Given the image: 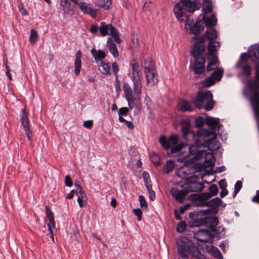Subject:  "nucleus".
<instances>
[{
    "mask_svg": "<svg viewBox=\"0 0 259 259\" xmlns=\"http://www.w3.org/2000/svg\"><path fill=\"white\" fill-rule=\"evenodd\" d=\"M130 65L132 69L131 78L133 82V91L129 84L126 82L124 83L123 89L129 108L132 109L135 107L134 114L136 115L140 111L141 102L140 95L142 92V73L136 61H133L131 63Z\"/></svg>",
    "mask_w": 259,
    "mask_h": 259,
    "instance_id": "1",
    "label": "nucleus"
},
{
    "mask_svg": "<svg viewBox=\"0 0 259 259\" xmlns=\"http://www.w3.org/2000/svg\"><path fill=\"white\" fill-rule=\"evenodd\" d=\"M177 245L178 253L183 259H188V253L192 256L197 257L200 254L198 247L186 237L178 238Z\"/></svg>",
    "mask_w": 259,
    "mask_h": 259,
    "instance_id": "2",
    "label": "nucleus"
},
{
    "mask_svg": "<svg viewBox=\"0 0 259 259\" xmlns=\"http://www.w3.org/2000/svg\"><path fill=\"white\" fill-rule=\"evenodd\" d=\"M212 98L213 96L210 91H199L194 103L197 108L210 111L213 108L215 104V102Z\"/></svg>",
    "mask_w": 259,
    "mask_h": 259,
    "instance_id": "3",
    "label": "nucleus"
},
{
    "mask_svg": "<svg viewBox=\"0 0 259 259\" xmlns=\"http://www.w3.org/2000/svg\"><path fill=\"white\" fill-rule=\"evenodd\" d=\"M90 30L93 34L97 33L99 30L101 36H104L109 34L114 38L115 41L117 44H119L121 42L117 29L112 24H106L105 22H102L100 23L99 27L97 25H92L91 26Z\"/></svg>",
    "mask_w": 259,
    "mask_h": 259,
    "instance_id": "4",
    "label": "nucleus"
},
{
    "mask_svg": "<svg viewBox=\"0 0 259 259\" xmlns=\"http://www.w3.org/2000/svg\"><path fill=\"white\" fill-rule=\"evenodd\" d=\"M189 155L183 154L178 156L177 161L184 163L185 165H189L193 163L195 160H199L203 157L204 151L199 150L198 147L192 145L189 147Z\"/></svg>",
    "mask_w": 259,
    "mask_h": 259,
    "instance_id": "5",
    "label": "nucleus"
},
{
    "mask_svg": "<svg viewBox=\"0 0 259 259\" xmlns=\"http://www.w3.org/2000/svg\"><path fill=\"white\" fill-rule=\"evenodd\" d=\"M144 72L148 85L153 86L158 82L156 71L150 58L144 62Z\"/></svg>",
    "mask_w": 259,
    "mask_h": 259,
    "instance_id": "6",
    "label": "nucleus"
},
{
    "mask_svg": "<svg viewBox=\"0 0 259 259\" xmlns=\"http://www.w3.org/2000/svg\"><path fill=\"white\" fill-rule=\"evenodd\" d=\"M201 132V136H203L205 146L207 147L208 150L211 151L218 150L220 147V144L216 140L217 137L216 133L207 130H203Z\"/></svg>",
    "mask_w": 259,
    "mask_h": 259,
    "instance_id": "7",
    "label": "nucleus"
},
{
    "mask_svg": "<svg viewBox=\"0 0 259 259\" xmlns=\"http://www.w3.org/2000/svg\"><path fill=\"white\" fill-rule=\"evenodd\" d=\"M159 141L165 149L170 148L171 146L177 145L171 148V152L172 153H177L182 149L181 145H177L178 144V137L176 135H171L168 139H167L165 137L161 136L159 138Z\"/></svg>",
    "mask_w": 259,
    "mask_h": 259,
    "instance_id": "8",
    "label": "nucleus"
},
{
    "mask_svg": "<svg viewBox=\"0 0 259 259\" xmlns=\"http://www.w3.org/2000/svg\"><path fill=\"white\" fill-rule=\"evenodd\" d=\"M193 38L197 39V41L194 45L191 54L195 60L201 59L202 57H204L202 55L205 50V46L203 42L205 39V36L204 35H201L198 37H194Z\"/></svg>",
    "mask_w": 259,
    "mask_h": 259,
    "instance_id": "9",
    "label": "nucleus"
},
{
    "mask_svg": "<svg viewBox=\"0 0 259 259\" xmlns=\"http://www.w3.org/2000/svg\"><path fill=\"white\" fill-rule=\"evenodd\" d=\"M174 12L178 20L180 22H185V28L188 29L192 24L191 15L187 16L183 12L182 7L180 4H176L174 8Z\"/></svg>",
    "mask_w": 259,
    "mask_h": 259,
    "instance_id": "10",
    "label": "nucleus"
},
{
    "mask_svg": "<svg viewBox=\"0 0 259 259\" xmlns=\"http://www.w3.org/2000/svg\"><path fill=\"white\" fill-rule=\"evenodd\" d=\"M186 185L185 188L189 192L200 191L204 188V184L198 181V179L195 177H192L186 179L185 181Z\"/></svg>",
    "mask_w": 259,
    "mask_h": 259,
    "instance_id": "11",
    "label": "nucleus"
},
{
    "mask_svg": "<svg viewBox=\"0 0 259 259\" xmlns=\"http://www.w3.org/2000/svg\"><path fill=\"white\" fill-rule=\"evenodd\" d=\"M224 70L222 68H218L213 72L211 75L205 78L202 82V86L209 88L213 85L216 81H220L223 76Z\"/></svg>",
    "mask_w": 259,
    "mask_h": 259,
    "instance_id": "12",
    "label": "nucleus"
},
{
    "mask_svg": "<svg viewBox=\"0 0 259 259\" xmlns=\"http://www.w3.org/2000/svg\"><path fill=\"white\" fill-rule=\"evenodd\" d=\"M207 222L210 225L209 226V231L215 234H219L218 236L220 237L224 235V229L222 227H218L216 228L218 225L219 221L216 217H213L208 219Z\"/></svg>",
    "mask_w": 259,
    "mask_h": 259,
    "instance_id": "13",
    "label": "nucleus"
},
{
    "mask_svg": "<svg viewBox=\"0 0 259 259\" xmlns=\"http://www.w3.org/2000/svg\"><path fill=\"white\" fill-rule=\"evenodd\" d=\"M171 194L175 200L180 203H183L184 199L188 194V190L185 188L179 189L176 187H173L170 190Z\"/></svg>",
    "mask_w": 259,
    "mask_h": 259,
    "instance_id": "14",
    "label": "nucleus"
},
{
    "mask_svg": "<svg viewBox=\"0 0 259 259\" xmlns=\"http://www.w3.org/2000/svg\"><path fill=\"white\" fill-rule=\"evenodd\" d=\"M21 126L23 127V130L25 131V133L28 138V139L30 140L31 136L32 135V133L29 128V120L28 118V116L26 112V109H23L21 110Z\"/></svg>",
    "mask_w": 259,
    "mask_h": 259,
    "instance_id": "15",
    "label": "nucleus"
},
{
    "mask_svg": "<svg viewBox=\"0 0 259 259\" xmlns=\"http://www.w3.org/2000/svg\"><path fill=\"white\" fill-rule=\"evenodd\" d=\"M194 238L200 242H208L212 240V236L209 231L201 230L195 232L193 235Z\"/></svg>",
    "mask_w": 259,
    "mask_h": 259,
    "instance_id": "16",
    "label": "nucleus"
},
{
    "mask_svg": "<svg viewBox=\"0 0 259 259\" xmlns=\"http://www.w3.org/2000/svg\"><path fill=\"white\" fill-rule=\"evenodd\" d=\"M79 7L81 11L85 14L89 15L93 18L97 16V11L91 5L87 3L80 2L78 4Z\"/></svg>",
    "mask_w": 259,
    "mask_h": 259,
    "instance_id": "17",
    "label": "nucleus"
},
{
    "mask_svg": "<svg viewBox=\"0 0 259 259\" xmlns=\"http://www.w3.org/2000/svg\"><path fill=\"white\" fill-rule=\"evenodd\" d=\"M46 214L49 219V223L48 224L49 234L50 235V237L54 239L53 232L52 230L53 228L55 227V224L54 218V214L52 211L51 210L49 206L47 205L45 207Z\"/></svg>",
    "mask_w": 259,
    "mask_h": 259,
    "instance_id": "18",
    "label": "nucleus"
},
{
    "mask_svg": "<svg viewBox=\"0 0 259 259\" xmlns=\"http://www.w3.org/2000/svg\"><path fill=\"white\" fill-rule=\"evenodd\" d=\"M180 2L183 6L185 7L186 9L190 12H193L195 10L199 9L200 7V4L197 1L180 0Z\"/></svg>",
    "mask_w": 259,
    "mask_h": 259,
    "instance_id": "19",
    "label": "nucleus"
},
{
    "mask_svg": "<svg viewBox=\"0 0 259 259\" xmlns=\"http://www.w3.org/2000/svg\"><path fill=\"white\" fill-rule=\"evenodd\" d=\"M107 47L113 57L115 58H117L119 56V53L113 39L110 37L107 38Z\"/></svg>",
    "mask_w": 259,
    "mask_h": 259,
    "instance_id": "20",
    "label": "nucleus"
},
{
    "mask_svg": "<svg viewBox=\"0 0 259 259\" xmlns=\"http://www.w3.org/2000/svg\"><path fill=\"white\" fill-rule=\"evenodd\" d=\"M200 61L199 60H195V62L194 65L193 66V71L196 74H201L204 71V63H205V58L204 57H202L201 59H200Z\"/></svg>",
    "mask_w": 259,
    "mask_h": 259,
    "instance_id": "21",
    "label": "nucleus"
},
{
    "mask_svg": "<svg viewBox=\"0 0 259 259\" xmlns=\"http://www.w3.org/2000/svg\"><path fill=\"white\" fill-rule=\"evenodd\" d=\"M203 156L204 157V166L205 167H212L214 165L215 158L210 152L205 153Z\"/></svg>",
    "mask_w": 259,
    "mask_h": 259,
    "instance_id": "22",
    "label": "nucleus"
},
{
    "mask_svg": "<svg viewBox=\"0 0 259 259\" xmlns=\"http://www.w3.org/2000/svg\"><path fill=\"white\" fill-rule=\"evenodd\" d=\"M81 53L80 51H78L75 55V59L74 62V73L76 75H78L80 71L81 67Z\"/></svg>",
    "mask_w": 259,
    "mask_h": 259,
    "instance_id": "23",
    "label": "nucleus"
},
{
    "mask_svg": "<svg viewBox=\"0 0 259 259\" xmlns=\"http://www.w3.org/2000/svg\"><path fill=\"white\" fill-rule=\"evenodd\" d=\"M203 20L207 28L213 27L217 24V19L215 15H211L210 17L204 16Z\"/></svg>",
    "mask_w": 259,
    "mask_h": 259,
    "instance_id": "24",
    "label": "nucleus"
},
{
    "mask_svg": "<svg viewBox=\"0 0 259 259\" xmlns=\"http://www.w3.org/2000/svg\"><path fill=\"white\" fill-rule=\"evenodd\" d=\"M182 128L181 131L185 139H187V136L191 135L190 130V122L187 120H182L181 121Z\"/></svg>",
    "mask_w": 259,
    "mask_h": 259,
    "instance_id": "25",
    "label": "nucleus"
},
{
    "mask_svg": "<svg viewBox=\"0 0 259 259\" xmlns=\"http://www.w3.org/2000/svg\"><path fill=\"white\" fill-rule=\"evenodd\" d=\"M220 119L218 118L208 117L205 119V122L212 130H215L219 127Z\"/></svg>",
    "mask_w": 259,
    "mask_h": 259,
    "instance_id": "26",
    "label": "nucleus"
},
{
    "mask_svg": "<svg viewBox=\"0 0 259 259\" xmlns=\"http://www.w3.org/2000/svg\"><path fill=\"white\" fill-rule=\"evenodd\" d=\"M91 52L96 62L104 59L106 56L105 52L101 50L97 51L95 48H93Z\"/></svg>",
    "mask_w": 259,
    "mask_h": 259,
    "instance_id": "27",
    "label": "nucleus"
},
{
    "mask_svg": "<svg viewBox=\"0 0 259 259\" xmlns=\"http://www.w3.org/2000/svg\"><path fill=\"white\" fill-rule=\"evenodd\" d=\"M203 28L204 27L200 21H197L194 24L189 27L190 32L195 35L199 33L203 30Z\"/></svg>",
    "mask_w": 259,
    "mask_h": 259,
    "instance_id": "28",
    "label": "nucleus"
},
{
    "mask_svg": "<svg viewBox=\"0 0 259 259\" xmlns=\"http://www.w3.org/2000/svg\"><path fill=\"white\" fill-rule=\"evenodd\" d=\"M211 197V194L209 193H202L199 194L197 197V199L200 202L201 206H206L205 203L208 202V200Z\"/></svg>",
    "mask_w": 259,
    "mask_h": 259,
    "instance_id": "29",
    "label": "nucleus"
},
{
    "mask_svg": "<svg viewBox=\"0 0 259 259\" xmlns=\"http://www.w3.org/2000/svg\"><path fill=\"white\" fill-rule=\"evenodd\" d=\"M218 62L219 60L217 56H213L210 58H208V63L206 68L207 71H211L217 67Z\"/></svg>",
    "mask_w": 259,
    "mask_h": 259,
    "instance_id": "30",
    "label": "nucleus"
},
{
    "mask_svg": "<svg viewBox=\"0 0 259 259\" xmlns=\"http://www.w3.org/2000/svg\"><path fill=\"white\" fill-rule=\"evenodd\" d=\"M237 68H242V72L241 74L242 75H245L249 76L251 74V67L249 65L245 64L243 65L241 61H239L236 64Z\"/></svg>",
    "mask_w": 259,
    "mask_h": 259,
    "instance_id": "31",
    "label": "nucleus"
},
{
    "mask_svg": "<svg viewBox=\"0 0 259 259\" xmlns=\"http://www.w3.org/2000/svg\"><path fill=\"white\" fill-rule=\"evenodd\" d=\"M111 66L109 63L101 61L99 65V70L101 72L105 75L110 74Z\"/></svg>",
    "mask_w": 259,
    "mask_h": 259,
    "instance_id": "32",
    "label": "nucleus"
},
{
    "mask_svg": "<svg viewBox=\"0 0 259 259\" xmlns=\"http://www.w3.org/2000/svg\"><path fill=\"white\" fill-rule=\"evenodd\" d=\"M205 34L207 38L210 41L215 39L218 37L217 31L213 27L207 28Z\"/></svg>",
    "mask_w": 259,
    "mask_h": 259,
    "instance_id": "33",
    "label": "nucleus"
},
{
    "mask_svg": "<svg viewBox=\"0 0 259 259\" xmlns=\"http://www.w3.org/2000/svg\"><path fill=\"white\" fill-rule=\"evenodd\" d=\"M219 46L220 42L210 41L207 47L208 55L211 57L215 56L214 53L217 51V47Z\"/></svg>",
    "mask_w": 259,
    "mask_h": 259,
    "instance_id": "34",
    "label": "nucleus"
},
{
    "mask_svg": "<svg viewBox=\"0 0 259 259\" xmlns=\"http://www.w3.org/2000/svg\"><path fill=\"white\" fill-rule=\"evenodd\" d=\"M179 110L182 111H191L192 108L190 104L185 100H181L179 102Z\"/></svg>",
    "mask_w": 259,
    "mask_h": 259,
    "instance_id": "35",
    "label": "nucleus"
},
{
    "mask_svg": "<svg viewBox=\"0 0 259 259\" xmlns=\"http://www.w3.org/2000/svg\"><path fill=\"white\" fill-rule=\"evenodd\" d=\"M250 57L252 61L256 62L259 61V46H255L252 52L249 53Z\"/></svg>",
    "mask_w": 259,
    "mask_h": 259,
    "instance_id": "36",
    "label": "nucleus"
},
{
    "mask_svg": "<svg viewBox=\"0 0 259 259\" xmlns=\"http://www.w3.org/2000/svg\"><path fill=\"white\" fill-rule=\"evenodd\" d=\"M175 164L172 160L167 161L163 167V171L165 174L171 172L175 168Z\"/></svg>",
    "mask_w": 259,
    "mask_h": 259,
    "instance_id": "37",
    "label": "nucleus"
},
{
    "mask_svg": "<svg viewBox=\"0 0 259 259\" xmlns=\"http://www.w3.org/2000/svg\"><path fill=\"white\" fill-rule=\"evenodd\" d=\"M222 201L218 197L214 198L205 203L206 206L212 207L213 208L219 207Z\"/></svg>",
    "mask_w": 259,
    "mask_h": 259,
    "instance_id": "38",
    "label": "nucleus"
},
{
    "mask_svg": "<svg viewBox=\"0 0 259 259\" xmlns=\"http://www.w3.org/2000/svg\"><path fill=\"white\" fill-rule=\"evenodd\" d=\"M209 251L211 253L212 255L218 259H223V257L221 252L218 248L214 246H211Z\"/></svg>",
    "mask_w": 259,
    "mask_h": 259,
    "instance_id": "39",
    "label": "nucleus"
},
{
    "mask_svg": "<svg viewBox=\"0 0 259 259\" xmlns=\"http://www.w3.org/2000/svg\"><path fill=\"white\" fill-rule=\"evenodd\" d=\"M97 5L105 10H108L111 4L110 0H97Z\"/></svg>",
    "mask_w": 259,
    "mask_h": 259,
    "instance_id": "40",
    "label": "nucleus"
},
{
    "mask_svg": "<svg viewBox=\"0 0 259 259\" xmlns=\"http://www.w3.org/2000/svg\"><path fill=\"white\" fill-rule=\"evenodd\" d=\"M175 174L179 178L185 179L187 178L188 172L187 170H185L183 168H180L176 171Z\"/></svg>",
    "mask_w": 259,
    "mask_h": 259,
    "instance_id": "41",
    "label": "nucleus"
},
{
    "mask_svg": "<svg viewBox=\"0 0 259 259\" xmlns=\"http://www.w3.org/2000/svg\"><path fill=\"white\" fill-rule=\"evenodd\" d=\"M62 7L63 10L65 14L68 15H73L74 12L71 7V4L68 3L67 5H61Z\"/></svg>",
    "mask_w": 259,
    "mask_h": 259,
    "instance_id": "42",
    "label": "nucleus"
},
{
    "mask_svg": "<svg viewBox=\"0 0 259 259\" xmlns=\"http://www.w3.org/2000/svg\"><path fill=\"white\" fill-rule=\"evenodd\" d=\"M38 38V35L35 30L34 29L31 30L30 35L29 36V41L30 44H34Z\"/></svg>",
    "mask_w": 259,
    "mask_h": 259,
    "instance_id": "43",
    "label": "nucleus"
},
{
    "mask_svg": "<svg viewBox=\"0 0 259 259\" xmlns=\"http://www.w3.org/2000/svg\"><path fill=\"white\" fill-rule=\"evenodd\" d=\"M142 176L146 187H147V186H152L151 184V181L150 180V177L147 171H145L143 172Z\"/></svg>",
    "mask_w": 259,
    "mask_h": 259,
    "instance_id": "44",
    "label": "nucleus"
},
{
    "mask_svg": "<svg viewBox=\"0 0 259 259\" xmlns=\"http://www.w3.org/2000/svg\"><path fill=\"white\" fill-rule=\"evenodd\" d=\"M151 160L152 163L156 165L160 164V158L156 153H153L151 155Z\"/></svg>",
    "mask_w": 259,
    "mask_h": 259,
    "instance_id": "45",
    "label": "nucleus"
},
{
    "mask_svg": "<svg viewBox=\"0 0 259 259\" xmlns=\"http://www.w3.org/2000/svg\"><path fill=\"white\" fill-rule=\"evenodd\" d=\"M209 194H211V196H215L217 195L219 190L216 185H212L209 187Z\"/></svg>",
    "mask_w": 259,
    "mask_h": 259,
    "instance_id": "46",
    "label": "nucleus"
},
{
    "mask_svg": "<svg viewBox=\"0 0 259 259\" xmlns=\"http://www.w3.org/2000/svg\"><path fill=\"white\" fill-rule=\"evenodd\" d=\"M186 224L184 221L179 222L177 226V231L178 232L182 233L186 229Z\"/></svg>",
    "mask_w": 259,
    "mask_h": 259,
    "instance_id": "47",
    "label": "nucleus"
},
{
    "mask_svg": "<svg viewBox=\"0 0 259 259\" xmlns=\"http://www.w3.org/2000/svg\"><path fill=\"white\" fill-rule=\"evenodd\" d=\"M78 189L79 190L76 191V195H77V198L84 199V200H87L86 194L84 191L82 190V188L80 186H78Z\"/></svg>",
    "mask_w": 259,
    "mask_h": 259,
    "instance_id": "48",
    "label": "nucleus"
},
{
    "mask_svg": "<svg viewBox=\"0 0 259 259\" xmlns=\"http://www.w3.org/2000/svg\"><path fill=\"white\" fill-rule=\"evenodd\" d=\"M205 123V120L203 117H198L195 120V125L197 127H202Z\"/></svg>",
    "mask_w": 259,
    "mask_h": 259,
    "instance_id": "49",
    "label": "nucleus"
},
{
    "mask_svg": "<svg viewBox=\"0 0 259 259\" xmlns=\"http://www.w3.org/2000/svg\"><path fill=\"white\" fill-rule=\"evenodd\" d=\"M147 189L149 193V198L151 200H153L155 197L154 191H153L152 186H147Z\"/></svg>",
    "mask_w": 259,
    "mask_h": 259,
    "instance_id": "50",
    "label": "nucleus"
},
{
    "mask_svg": "<svg viewBox=\"0 0 259 259\" xmlns=\"http://www.w3.org/2000/svg\"><path fill=\"white\" fill-rule=\"evenodd\" d=\"M242 182L240 181H237L235 185V190L234 192V196L236 195L238 193L242 188Z\"/></svg>",
    "mask_w": 259,
    "mask_h": 259,
    "instance_id": "51",
    "label": "nucleus"
},
{
    "mask_svg": "<svg viewBox=\"0 0 259 259\" xmlns=\"http://www.w3.org/2000/svg\"><path fill=\"white\" fill-rule=\"evenodd\" d=\"M139 200L141 207H147V204L144 197L143 195H140L139 196Z\"/></svg>",
    "mask_w": 259,
    "mask_h": 259,
    "instance_id": "52",
    "label": "nucleus"
},
{
    "mask_svg": "<svg viewBox=\"0 0 259 259\" xmlns=\"http://www.w3.org/2000/svg\"><path fill=\"white\" fill-rule=\"evenodd\" d=\"M112 70L114 72V75L115 76L116 78H117L118 77V72L119 71V68L116 62H114L112 64Z\"/></svg>",
    "mask_w": 259,
    "mask_h": 259,
    "instance_id": "53",
    "label": "nucleus"
},
{
    "mask_svg": "<svg viewBox=\"0 0 259 259\" xmlns=\"http://www.w3.org/2000/svg\"><path fill=\"white\" fill-rule=\"evenodd\" d=\"M134 213L137 217V220L140 221L142 218V211L140 208H136L133 210Z\"/></svg>",
    "mask_w": 259,
    "mask_h": 259,
    "instance_id": "54",
    "label": "nucleus"
},
{
    "mask_svg": "<svg viewBox=\"0 0 259 259\" xmlns=\"http://www.w3.org/2000/svg\"><path fill=\"white\" fill-rule=\"evenodd\" d=\"M65 184L67 187H71L72 186V182L71 178L69 176H66L65 177Z\"/></svg>",
    "mask_w": 259,
    "mask_h": 259,
    "instance_id": "55",
    "label": "nucleus"
},
{
    "mask_svg": "<svg viewBox=\"0 0 259 259\" xmlns=\"http://www.w3.org/2000/svg\"><path fill=\"white\" fill-rule=\"evenodd\" d=\"M128 112V109L127 107L120 108L118 110L119 115H126Z\"/></svg>",
    "mask_w": 259,
    "mask_h": 259,
    "instance_id": "56",
    "label": "nucleus"
},
{
    "mask_svg": "<svg viewBox=\"0 0 259 259\" xmlns=\"http://www.w3.org/2000/svg\"><path fill=\"white\" fill-rule=\"evenodd\" d=\"M93 122L92 120H86L84 121L83 123V125L88 128H91L93 126Z\"/></svg>",
    "mask_w": 259,
    "mask_h": 259,
    "instance_id": "57",
    "label": "nucleus"
},
{
    "mask_svg": "<svg viewBox=\"0 0 259 259\" xmlns=\"http://www.w3.org/2000/svg\"><path fill=\"white\" fill-rule=\"evenodd\" d=\"M219 185L221 189H226V187L227 186V182L225 179L220 181Z\"/></svg>",
    "mask_w": 259,
    "mask_h": 259,
    "instance_id": "58",
    "label": "nucleus"
},
{
    "mask_svg": "<svg viewBox=\"0 0 259 259\" xmlns=\"http://www.w3.org/2000/svg\"><path fill=\"white\" fill-rule=\"evenodd\" d=\"M191 206L190 203H187L180 208V211L183 213L186 210L188 209Z\"/></svg>",
    "mask_w": 259,
    "mask_h": 259,
    "instance_id": "59",
    "label": "nucleus"
},
{
    "mask_svg": "<svg viewBox=\"0 0 259 259\" xmlns=\"http://www.w3.org/2000/svg\"><path fill=\"white\" fill-rule=\"evenodd\" d=\"M212 6L211 5L209 4L203 8V10L204 11V13L205 14L210 13L212 11Z\"/></svg>",
    "mask_w": 259,
    "mask_h": 259,
    "instance_id": "60",
    "label": "nucleus"
},
{
    "mask_svg": "<svg viewBox=\"0 0 259 259\" xmlns=\"http://www.w3.org/2000/svg\"><path fill=\"white\" fill-rule=\"evenodd\" d=\"M252 201L259 203V190L256 191V195L252 198Z\"/></svg>",
    "mask_w": 259,
    "mask_h": 259,
    "instance_id": "61",
    "label": "nucleus"
},
{
    "mask_svg": "<svg viewBox=\"0 0 259 259\" xmlns=\"http://www.w3.org/2000/svg\"><path fill=\"white\" fill-rule=\"evenodd\" d=\"M248 59V55L246 53H243L241 55V60L240 61H241L243 63V61L244 62H247Z\"/></svg>",
    "mask_w": 259,
    "mask_h": 259,
    "instance_id": "62",
    "label": "nucleus"
},
{
    "mask_svg": "<svg viewBox=\"0 0 259 259\" xmlns=\"http://www.w3.org/2000/svg\"><path fill=\"white\" fill-rule=\"evenodd\" d=\"M75 194H76V191L72 190L66 196L67 199H71L73 197Z\"/></svg>",
    "mask_w": 259,
    "mask_h": 259,
    "instance_id": "63",
    "label": "nucleus"
},
{
    "mask_svg": "<svg viewBox=\"0 0 259 259\" xmlns=\"http://www.w3.org/2000/svg\"><path fill=\"white\" fill-rule=\"evenodd\" d=\"M255 69L256 71V75L258 79L259 80V61L256 62V64L255 65Z\"/></svg>",
    "mask_w": 259,
    "mask_h": 259,
    "instance_id": "64",
    "label": "nucleus"
}]
</instances>
